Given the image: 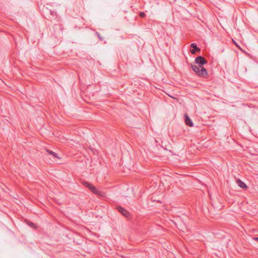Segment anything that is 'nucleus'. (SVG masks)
<instances>
[{
	"label": "nucleus",
	"instance_id": "5",
	"mask_svg": "<svg viewBox=\"0 0 258 258\" xmlns=\"http://www.w3.org/2000/svg\"><path fill=\"white\" fill-rule=\"evenodd\" d=\"M117 209L118 211L125 217H127L129 216V213L124 208L121 207H118Z\"/></svg>",
	"mask_w": 258,
	"mask_h": 258
},
{
	"label": "nucleus",
	"instance_id": "1",
	"mask_svg": "<svg viewBox=\"0 0 258 258\" xmlns=\"http://www.w3.org/2000/svg\"><path fill=\"white\" fill-rule=\"evenodd\" d=\"M192 70L196 74L203 78H206L208 76V72L207 70L202 66H197L194 64H191Z\"/></svg>",
	"mask_w": 258,
	"mask_h": 258
},
{
	"label": "nucleus",
	"instance_id": "10",
	"mask_svg": "<svg viewBox=\"0 0 258 258\" xmlns=\"http://www.w3.org/2000/svg\"><path fill=\"white\" fill-rule=\"evenodd\" d=\"M96 34L98 36L99 39L100 40H103V38L101 36L100 34L98 33V32H96Z\"/></svg>",
	"mask_w": 258,
	"mask_h": 258
},
{
	"label": "nucleus",
	"instance_id": "11",
	"mask_svg": "<svg viewBox=\"0 0 258 258\" xmlns=\"http://www.w3.org/2000/svg\"><path fill=\"white\" fill-rule=\"evenodd\" d=\"M140 16L142 18H144L145 16V14L144 12H141L140 13Z\"/></svg>",
	"mask_w": 258,
	"mask_h": 258
},
{
	"label": "nucleus",
	"instance_id": "3",
	"mask_svg": "<svg viewBox=\"0 0 258 258\" xmlns=\"http://www.w3.org/2000/svg\"><path fill=\"white\" fill-rule=\"evenodd\" d=\"M195 62L196 63L198 64L200 66H202L207 63L206 59L202 56H199L195 58Z\"/></svg>",
	"mask_w": 258,
	"mask_h": 258
},
{
	"label": "nucleus",
	"instance_id": "2",
	"mask_svg": "<svg viewBox=\"0 0 258 258\" xmlns=\"http://www.w3.org/2000/svg\"><path fill=\"white\" fill-rule=\"evenodd\" d=\"M90 190L92 192H93L94 194H95L96 195H97L98 196L101 197H104L105 196V192H104L103 191H101L100 190L98 189L94 185H93V186L91 188Z\"/></svg>",
	"mask_w": 258,
	"mask_h": 258
},
{
	"label": "nucleus",
	"instance_id": "13",
	"mask_svg": "<svg viewBox=\"0 0 258 258\" xmlns=\"http://www.w3.org/2000/svg\"><path fill=\"white\" fill-rule=\"evenodd\" d=\"M253 239L256 241L257 242H258V237H254Z\"/></svg>",
	"mask_w": 258,
	"mask_h": 258
},
{
	"label": "nucleus",
	"instance_id": "8",
	"mask_svg": "<svg viewBox=\"0 0 258 258\" xmlns=\"http://www.w3.org/2000/svg\"><path fill=\"white\" fill-rule=\"evenodd\" d=\"M46 151L47 153H48V154L49 155H51L52 156V158L55 159V158H57V159H59V158L58 157L57 154L52 151H50L48 149L46 150Z\"/></svg>",
	"mask_w": 258,
	"mask_h": 258
},
{
	"label": "nucleus",
	"instance_id": "9",
	"mask_svg": "<svg viewBox=\"0 0 258 258\" xmlns=\"http://www.w3.org/2000/svg\"><path fill=\"white\" fill-rule=\"evenodd\" d=\"M82 183L85 186L88 187L90 190L93 185L91 184L90 183L87 181H83Z\"/></svg>",
	"mask_w": 258,
	"mask_h": 258
},
{
	"label": "nucleus",
	"instance_id": "7",
	"mask_svg": "<svg viewBox=\"0 0 258 258\" xmlns=\"http://www.w3.org/2000/svg\"><path fill=\"white\" fill-rule=\"evenodd\" d=\"M236 183L237 185L242 188L246 189L247 188L246 184L239 179L236 180Z\"/></svg>",
	"mask_w": 258,
	"mask_h": 258
},
{
	"label": "nucleus",
	"instance_id": "6",
	"mask_svg": "<svg viewBox=\"0 0 258 258\" xmlns=\"http://www.w3.org/2000/svg\"><path fill=\"white\" fill-rule=\"evenodd\" d=\"M190 47L193 48V49L190 50V52L192 54H195L196 52L200 51V49L197 46L195 43H191L190 44Z\"/></svg>",
	"mask_w": 258,
	"mask_h": 258
},
{
	"label": "nucleus",
	"instance_id": "4",
	"mask_svg": "<svg viewBox=\"0 0 258 258\" xmlns=\"http://www.w3.org/2000/svg\"><path fill=\"white\" fill-rule=\"evenodd\" d=\"M184 122H185V124L189 126H194L192 121H191V120L190 119L189 117L186 114L184 115Z\"/></svg>",
	"mask_w": 258,
	"mask_h": 258
},
{
	"label": "nucleus",
	"instance_id": "12",
	"mask_svg": "<svg viewBox=\"0 0 258 258\" xmlns=\"http://www.w3.org/2000/svg\"><path fill=\"white\" fill-rule=\"evenodd\" d=\"M29 225L31 226H33L34 225V224L32 222H30V224H29Z\"/></svg>",
	"mask_w": 258,
	"mask_h": 258
}]
</instances>
